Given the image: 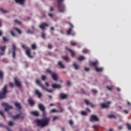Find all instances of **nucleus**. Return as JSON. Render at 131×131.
Masks as SVG:
<instances>
[{
	"label": "nucleus",
	"mask_w": 131,
	"mask_h": 131,
	"mask_svg": "<svg viewBox=\"0 0 131 131\" xmlns=\"http://www.w3.org/2000/svg\"><path fill=\"white\" fill-rule=\"evenodd\" d=\"M36 83H37V84L38 85H39L41 88V85H44L43 84H41V83L40 82V81L38 79L36 80Z\"/></svg>",
	"instance_id": "obj_34"
},
{
	"label": "nucleus",
	"mask_w": 131,
	"mask_h": 131,
	"mask_svg": "<svg viewBox=\"0 0 131 131\" xmlns=\"http://www.w3.org/2000/svg\"><path fill=\"white\" fill-rule=\"evenodd\" d=\"M46 73H49V74H51L52 75V73H54V72H52V70L50 69H47L46 70Z\"/></svg>",
	"instance_id": "obj_36"
},
{
	"label": "nucleus",
	"mask_w": 131,
	"mask_h": 131,
	"mask_svg": "<svg viewBox=\"0 0 131 131\" xmlns=\"http://www.w3.org/2000/svg\"><path fill=\"white\" fill-rule=\"evenodd\" d=\"M82 52L84 54H90V50H89L88 49H84Z\"/></svg>",
	"instance_id": "obj_35"
},
{
	"label": "nucleus",
	"mask_w": 131,
	"mask_h": 131,
	"mask_svg": "<svg viewBox=\"0 0 131 131\" xmlns=\"http://www.w3.org/2000/svg\"><path fill=\"white\" fill-rule=\"evenodd\" d=\"M43 116L45 117L47 116V112H46V110L42 111Z\"/></svg>",
	"instance_id": "obj_48"
},
{
	"label": "nucleus",
	"mask_w": 131,
	"mask_h": 131,
	"mask_svg": "<svg viewBox=\"0 0 131 131\" xmlns=\"http://www.w3.org/2000/svg\"><path fill=\"white\" fill-rule=\"evenodd\" d=\"M78 60H79V61H82V60H84V57L80 56L79 58H78Z\"/></svg>",
	"instance_id": "obj_39"
},
{
	"label": "nucleus",
	"mask_w": 131,
	"mask_h": 131,
	"mask_svg": "<svg viewBox=\"0 0 131 131\" xmlns=\"http://www.w3.org/2000/svg\"><path fill=\"white\" fill-rule=\"evenodd\" d=\"M4 79V72L3 71H0V80L1 81H3V80Z\"/></svg>",
	"instance_id": "obj_30"
},
{
	"label": "nucleus",
	"mask_w": 131,
	"mask_h": 131,
	"mask_svg": "<svg viewBox=\"0 0 131 131\" xmlns=\"http://www.w3.org/2000/svg\"><path fill=\"white\" fill-rule=\"evenodd\" d=\"M64 111V110L62 108H60V111H58V112H59L60 113H62V112H63Z\"/></svg>",
	"instance_id": "obj_60"
},
{
	"label": "nucleus",
	"mask_w": 131,
	"mask_h": 131,
	"mask_svg": "<svg viewBox=\"0 0 131 131\" xmlns=\"http://www.w3.org/2000/svg\"><path fill=\"white\" fill-rule=\"evenodd\" d=\"M59 97L61 100H65V99H67V97H68V94H64L63 93H60L59 94Z\"/></svg>",
	"instance_id": "obj_12"
},
{
	"label": "nucleus",
	"mask_w": 131,
	"mask_h": 131,
	"mask_svg": "<svg viewBox=\"0 0 131 131\" xmlns=\"http://www.w3.org/2000/svg\"><path fill=\"white\" fill-rule=\"evenodd\" d=\"M67 85H68V86H70V85H71V83L70 82V81H67Z\"/></svg>",
	"instance_id": "obj_54"
},
{
	"label": "nucleus",
	"mask_w": 131,
	"mask_h": 131,
	"mask_svg": "<svg viewBox=\"0 0 131 131\" xmlns=\"http://www.w3.org/2000/svg\"><path fill=\"white\" fill-rule=\"evenodd\" d=\"M14 106H15L16 108H17L18 110H21V109H22V106H21V104L17 102H14Z\"/></svg>",
	"instance_id": "obj_14"
},
{
	"label": "nucleus",
	"mask_w": 131,
	"mask_h": 131,
	"mask_svg": "<svg viewBox=\"0 0 131 131\" xmlns=\"http://www.w3.org/2000/svg\"><path fill=\"white\" fill-rule=\"evenodd\" d=\"M66 50H68V51L69 52H70L71 54V56L72 57H75V53H74V52H73L72 50H71V49H69L68 48H66Z\"/></svg>",
	"instance_id": "obj_26"
},
{
	"label": "nucleus",
	"mask_w": 131,
	"mask_h": 131,
	"mask_svg": "<svg viewBox=\"0 0 131 131\" xmlns=\"http://www.w3.org/2000/svg\"><path fill=\"white\" fill-rule=\"evenodd\" d=\"M9 85L10 88H14V86H15V84L13 82H9Z\"/></svg>",
	"instance_id": "obj_42"
},
{
	"label": "nucleus",
	"mask_w": 131,
	"mask_h": 131,
	"mask_svg": "<svg viewBox=\"0 0 131 131\" xmlns=\"http://www.w3.org/2000/svg\"><path fill=\"white\" fill-rule=\"evenodd\" d=\"M61 88H62V86L60 84H52V89H61Z\"/></svg>",
	"instance_id": "obj_19"
},
{
	"label": "nucleus",
	"mask_w": 131,
	"mask_h": 131,
	"mask_svg": "<svg viewBox=\"0 0 131 131\" xmlns=\"http://www.w3.org/2000/svg\"><path fill=\"white\" fill-rule=\"evenodd\" d=\"M24 1L25 0H15V2L20 4V5H24Z\"/></svg>",
	"instance_id": "obj_33"
},
{
	"label": "nucleus",
	"mask_w": 131,
	"mask_h": 131,
	"mask_svg": "<svg viewBox=\"0 0 131 131\" xmlns=\"http://www.w3.org/2000/svg\"><path fill=\"white\" fill-rule=\"evenodd\" d=\"M64 0H57V8L60 13H64L65 12V6L61 3Z\"/></svg>",
	"instance_id": "obj_2"
},
{
	"label": "nucleus",
	"mask_w": 131,
	"mask_h": 131,
	"mask_svg": "<svg viewBox=\"0 0 131 131\" xmlns=\"http://www.w3.org/2000/svg\"><path fill=\"white\" fill-rule=\"evenodd\" d=\"M85 71H90V68H88L86 67L84 68Z\"/></svg>",
	"instance_id": "obj_63"
},
{
	"label": "nucleus",
	"mask_w": 131,
	"mask_h": 131,
	"mask_svg": "<svg viewBox=\"0 0 131 131\" xmlns=\"http://www.w3.org/2000/svg\"><path fill=\"white\" fill-rule=\"evenodd\" d=\"M126 126H127L128 130H131V126L129 124L126 123Z\"/></svg>",
	"instance_id": "obj_45"
},
{
	"label": "nucleus",
	"mask_w": 131,
	"mask_h": 131,
	"mask_svg": "<svg viewBox=\"0 0 131 131\" xmlns=\"http://www.w3.org/2000/svg\"><path fill=\"white\" fill-rule=\"evenodd\" d=\"M111 101H107L105 103H102L100 104V107L102 109H108L110 107Z\"/></svg>",
	"instance_id": "obj_4"
},
{
	"label": "nucleus",
	"mask_w": 131,
	"mask_h": 131,
	"mask_svg": "<svg viewBox=\"0 0 131 131\" xmlns=\"http://www.w3.org/2000/svg\"><path fill=\"white\" fill-rule=\"evenodd\" d=\"M95 70L97 72H102L103 71V68H98V67H96Z\"/></svg>",
	"instance_id": "obj_28"
},
{
	"label": "nucleus",
	"mask_w": 131,
	"mask_h": 131,
	"mask_svg": "<svg viewBox=\"0 0 131 131\" xmlns=\"http://www.w3.org/2000/svg\"><path fill=\"white\" fill-rule=\"evenodd\" d=\"M7 85H5L3 89V93L7 95V93H8V91L7 90Z\"/></svg>",
	"instance_id": "obj_32"
},
{
	"label": "nucleus",
	"mask_w": 131,
	"mask_h": 131,
	"mask_svg": "<svg viewBox=\"0 0 131 131\" xmlns=\"http://www.w3.org/2000/svg\"><path fill=\"white\" fill-rule=\"evenodd\" d=\"M81 115H86V114H88V113L86 112L81 111Z\"/></svg>",
	"instance_id": "obj_51"
},
{
	"label": "nucleus",
	"mask_w": 131,
	"mask_h": 131,
	"mask_svg": "<svg viewBox=\"0 0 131 131\" xmlns=\"http://www.w3.org/2000/svg\"><path fill=\"white\" fill-rule=\"evenodd\" d=\"M30 113L32 115H34V116H39V113L37 111H32Z\"/></svg>",
	"instance_id": "obj_22"
},
{
	"label": "nucleus",
	"mask_w": 131,
	"mask_h": 131,
	"mask_svg": "<svg viewBox=\"0 0 131 131\" xmlns=\"http://www.w3.org/2000/svg\"><path fill=\"white\" fill-rule=\"evenodd\" d=\"M90 121H99V118L95 115H92L90 117Z\"/></svg>",
	"instance_id": "obj_9"
},
{
	"label": "nucleus",
	"mask_w": 131,
	"mask_h": 131,
	"mask_svg": "<svg viewBox=\"0 0 131 131\" xmlns=\"http://www.w3.org/2000/svg\"><path fill=\"white\" fill-rule=\"evenodd\" d=\"M0 114L2 115V116H4V112H3L2 111H0Z\"/></svg>",
	"instance_id": "obj_64"
},
{
	"label": "nucleus",
	"mask_w": 131,
	"mask_h": 131,
	"mask_svg": "<svg viewBox=\"0 0 131 131\" xmlns=\"http://www.w3.org/2000/svg\"><path fill=\"white\" fill-rule=\"evenodd\" d=\"M35 94L38 96V98H41L42 95L41 93H39V91H38L37 90H35Z\"/></svg>",
	"instance_id": "obj_27"
},
{
	"label": "nucleus",
	"mask_w": 131,
	"mask_h": 131,
	"mask_svg": "<svg viewBox=\"0 0 131 131\" xmlns=\"http://www.w3.org/2000/svg\"><path fill=\"white\" fill-rule=\"evenodd\" d=\"M32 29H33L32 31L30 30H28L27 33L29 34H33L35 30V28H34V26H32Z\"/></svg>",
	"instance_id": "obj_18"
},
{
	"label": "nucleus",
	"mask_w": 131,
	"mask_h": 131,
	"mask_svg": "<svg viewBox=\"0 0 131 131\" xmlns=\"http://www.w3.org/2000/svg\"><path fill=\"white\" fill-rule=\"evenodd\" d=\"M73 66L75 68V70H77V69L79 68V67L78 66L77 63L75 62L73 63Z\"/></svg>",
	"instance_id": "obj_31"
},
{
	"label": "nucleus",
	"mask_w": 131,
	"mask_h": 131,
	"mask_svg": "<svg viewBox=\"0 0 131 131\" xmlns=\"http://www.w3.org/2000/svg\"><path fill=\"white\" fill-rule=\"evenodd\" d=\"M38 108L40 111H45V110H46V107H45V105L41 103L38 104Z\"/></svg>",
	"instance_id": "obj_15"
},
{
	"label": "nucleus",
	"mask_w": 131,
	"mask_h": 131,
	"mask_svg": "<svg viewBox=\"0 0 131 131\" xmlns=\"http://www.w3.org/2000/svg\"><path fill=\"white\" fill-rule=\"evenodd\" d=\"M106 89H107V90H108V91H112V88H111L108 86H106Z\"/></svg>",
	"instance_id": "obj_62"
},
{
	"label": "nucleus",
	"mask_w": 131,
	"mask_h": 131,
	"mask_svg": "<svg viewBox=\"0 0 131 131\" xmlns=\"http://www.w3.org/2000/svg\"><path fill=\"white\" fill-rule=\"evenodd\" d=\"M69 124H70V125H73V121H72V120H70L69 121Z\"/></svg>",
	"instance_id": "obj_56"
},
{
	"label": "nucleus",
	"mask_w": 131,
	"mask_h": 131,
	"mask_svg": "<svg viewBox=\"0 0 131 131\" xmlns=\"http://www.w3.org/2000/svg\"><path fill=\"white\" fill-rule=\"evenodd\" d=\"M41 37L42 38H46V34L44 32L41 33Z\"/></svg>",
	"instance_id": "obj_49"
},
{
	"label": "nucleus",
	"mask_w": 131,
	"mask_h": 131,
	"mask_svg": "<svg viewBox=\"0 0 131 131\" xmlns=\"http://www.w3.org/2000/svg\"><path fill=\"white\" fill-rule=\"evenodd\" d=\"M2 106L5 107V110L6 112H8L10 109H13V106L11 105H9V104L7 103L3 102L2 103Z\"/></svg>",
	"instance_id": "obj_5"
},
{
	"label": "nucleus",
	"mask_w": 131,
	"mask_h": 131,
	"mask_svg": "<svg viewBox=\"0 0 131 131\" xmlns=\"http://www.w3.org/2000/svg\"><path fill=\"white\" fill-rule=\"evenodd\" d=\"M51 77L55 81H57L58 80V75L56 73H53L51 75Z\"/></svg>",
	"instance_id": "obj_11"
},
{
	"label": "nucleus",
	"mask_w": 131,
	"mask_h": 131,
	"mask_svg": "<svg viewBox=\"0 0 131 131\" xmlns=\"http://www.w3.org/2000/svg\"><path fill=\"white\" fill-rule=\"evenodd\" d=\"M28 102L30 106H33L34 104H35V102H34V100H32L31 98H29L28 100Z\"/></svg>",
	"instance_id": "obj_21"
},
{
	"label": "nucleus",
	"mask_w": 131,
	"mask_h": 131,
	"mask_svg": "<svg viewBox=\"0 0 131 131\" xmlns=\"http://www.w3.org/2000/svg\"><path fill=\"white\" fill-rule=\"evenodd\" d=\"M98 61L96 60L95 61H91L90 64L91 66H94L95 68L96 69V67H97V65H98Z\"/></svg>",
	"instance_id": "obj_17"
},
{
	"label": "nucleus",
	"mask_w": 131,
	"mask_h": 131,
	"mask_svg": "<svg viewBox=\"0 0 131 131\" xmlns=\"http://www.w3.org/2000/svg\"><path fill=\"white\" fill-rule=\"evenodd\" d=\"M41 79H42V80H46V79H47V76L42 75Z\"/></svg>",
	"instance_id": "obj_47"
},
{
	"label": "nucleus",
	"mask_w": 131,
	"mask_h": 131,
	"mask_svg": "<svg viewBox=\"0 0 131 131\" xmlns=\"http://www.w3.org/2000/svg\"><path fill=\"white\" fill-rule=\"evenodd\" d=\"M6 46H0V50L2 51V52H0V55L3 56L5 54V50H6Z\"/></svg>",
	"instance_id": "obj_13"
},
{
	"label": "nucleus",
	"mask_w": 131,
	"mask_h": 131,
	"mask_svg": "<svg viewBox=\"0 0 131 131\" xmlns=\"http://www.w3.org/2000/svg\"><path fill=\"white\" fill-rule=\"evenodd\" d=\"M92 93H93L94 94H97V93H98V91H97V90H95V89H92Z\"/></svg>",
	"instance_id": "obj_53"
},
{
	"label": "nucleus",
	"mask_w": 131,
	"mask_h": 131,
	"mask_svg": "<svg viewBox=\"0 0 131 131\" xmlns=\"http://www.w3.org/2000/svg\"><path fill=\"white\" fill-rule=\"evenodd\" d=\"M46 27H49V24L46 23H42L39 25V28L41 29V30H45Z\"/></svg>",
	"instance_id": "obj_7"
},
{
	"label": "nucleus",
	"mask_w": 131,
	"mask_h": 131,
	"mask_svg": "<svg viewBox=\"0 0 131 131\" xmlns=\"http://www.w3.org/2000/svg\"><path fill=\"white\" fill-rule=\"evenodd\" d=\"M6 94L3 92H0V99H5L6 98Z\"/></svg>",
	"instance_id": "obj_23"
},
{
	"label": "nucleus",
	"mask_w": 131,
	"mask_h": 131,
	"mask_svg": "<svg viewBox=\"0 0 131 131\" xmlns=\"http://www.w3.org/2000/svg\"><path fill=\"white\" fill-rule=\"evenodd\" d=\"M57 119H59V117L58 116H54L53 118V121H55V120H57Z\"/></svg>",
	"instance_id": "obj_46"
},
{
	"label": "nucleus",
	"mask_w": 131,
	"mask_h": 131,
	"mask_svg": "<svg viewBox=\"0 0 131 131\" xmlns=\"http://www.w3.org/2000/svg\"><path fill=\"white\" fill-rule=\"evenodd\" d=\"M15 30L17 31L18 33H19V34H21V32L20 31V30H19V29L17 28H15Z\"/></svg>",
	"instance_id": "obj_50"
},
{
	"label": "nucleus",
	"mask_w": 131,
	"mask_h": 131,
	"mask_svg": "<svg viewBox=\"0 0 131 131\" xmlns=\"http://www.w3.org/2000/svg\"><path fill=\"white\" fill-rule=\"evenodd\" d=\"M51 119L49 117H45L40 120H36V123H37L38 126H41V127H45L47 126L50 123Z\"/></svg>",
	"instance_id": "obj_1"
},
{
	"label": "nucleus",
	"mask_w": 131,
	"mask_h": 131,
	"mask_svg": "<svg viewBox=\"0 0 131 131\" xmlns=\"http://www.w3.org/2000/svg\"><path fill=\"white\" fill-rule=\"evenodd\" d=\"M69 25H70L71 28H69V30L67 31L68 35H70L71 34H72V35H75V33H71L72 29H73V25L70 23H69Z\"/></svg>",
	"instance_id": "obj_6"
},
{
	"label": "nucleus",
	"mask_w": 131,
	"mask_h": 131,
	"mask_svg": "<svg viewBox=\"0 0 131 131\" xmlns=\"http://www.w3.org/2000/svg\"><path fill=\"white\" fill-rule=\"evenodd\" d=\"M48 49H52L53 45H52L51 44H48Z\"/></svg>",
	"instance_id": "obj_52"
},
{
	"label": "nucleus",
	"mask_w": 131,
	"mask_h": 131,
	"mask_svg": "<svg viewBox=\"0 0 131 131\" xmlns=\"http://www.w3.org/2000/svg\"><path fill=\"white\" fill-rule=\"evenodd\" d=\"M3 39L4 41H8V39L5 37H3Z\"/></svg>",
	"instance_id": "obj_57"
},
{
	"label": "nucleus",
	"mask_w": 131,
	"mask_h": 131,
	"mask_svg": "<svg viewBox=\"0 0 131 131\" xmlns=\"http://www.w3.org/2000/svg\"><path fill=\"white\" fill-rule=\"evenodd\" d=\"M58 66H59L60 68H61V69H64V68H65V66L63 64V63L62 62V61H58Z\"/></svg>",
	"instance_id": "obj_25"
},
{
	"label": "nucleus",
	"mask_w": 131,
	"mask_h": 131,
	"mask_svg": "<svg viewBox=\"0 0 131 131\" xmlns=\"http://www.w3.org/2000/svg\"><path fill=\"white\" fill-rule=\"evenodd\" d=\"M108 118H114V119H116V116L114 115H109L108 116Z\"/></svg>",
	"instance_id": "obj_38"
},
{
	"label": "nucleus",
	"mask_w": 131,
	"mask_h": 131,
	"mask_svg": "<svg viewBox=\"0 0 131 131\" xmlns=\"http://www.w3.org/2000/svg\"><path fill=\"white\" fill-rule=\"evenodd\" d=\"M41 88L43 90H45L46 91V92H48V93H53V90H49L45 87V85H41Z\"/></svg>",
	"instance_id": "obj_24"
},
{
	"label": "nucleus",
	"mask_w": 131,
	"mask_h": 131,
	"mask_svg": "<svg viewBox=\"0 0 131 131\" xmlns=\"http://www.w3.org/2000/svg\"><path fill=\"white\" fill-rule=\"evenodd\" d=\"M20 115H21V113H19V114H17L15 116H12V117L14 120H17V119H18V118H20Z\"/></svg>",
	"instance_id": "obj_20"
},
{
	"label": "nucleus",
	"mask_w": 131,
	"mask_h": 131,
	"mask_svg": "<svg viewBox=\"0 0 131 131\" xmlns=\"http://www.w3.org/2000/svg\"><path fill=\"white\" fill-rule=\"evenodd\" d=\"M8 125L10 126H13V125H14V123H13V121H10L8 122Z\"/></svg>",
	"instance_id": "obj_44"
},
{
	"label": "nucleus",
	"mask_w": 131,
	"mask_h": 131,
	"mask_svg": "<svg viewBox=\"0 0 131 131\" xmlns=\"http://www.w3.org/2000/svg\"><path fill=\"white\" fill-rule=\"evenodd\" d=\"M62 59H63V60H64L65 61L69 60V58H68V56H63L62 57Z\"/></svg>",
	"instance_id": "obj_43"
},
{
	"label": "nucleus",
	"mask_w": 131,
	"mask_h": 131,
	"mask_svg": "<svg viewBox=\"0 0 131 131\" xmlns=\"http://www.w3.org/2000/svg\"><path fill=\"white\" fill-rule=\"evenodd\" d=\"M56 112H59V111H57V110L53 108L51 110V113H55Z\"/></svg>",
	"instance_id": "obj_40"
},
{
	"label": "nucleus",
	"mask_w": 131,
	"mask_h": 131,
	"mask_svg": "<svg viewBox=\"0 0 131 131\" xmlns=\"http://www.w3.org/2000/svg\"><path fill=\"white\" fill-rule=\"evenodd\" d=\"M70 43H71V45L73 46V47H75V46H78V43L74 41H71L70 42Z\"/></svg>",
	"instance_id": "obj_29"
},
{
	"label": "nucleus",
	"mask_w": 131,
	"mask_h": 131,
	"mask_svg": "<svg viewBox=\"0 0 131 131\" xmlns=\"http://www.w3.org/2000/svg\"><path fill=\"white\" fill-rule=\"evenodd\" d=\"M48 16L50 17V18H53V16H54V14L53 13H49Z\"/></svg>",
	"instance_id": "obj_55"
},
{
	"label": "nucleus",
	"mask_w": 131,
	"mask_h": 131,
	"mask_svg": "<svg viewBox=\"0 0 131 131\" xmlns=\"http://www.w3.org/2000/svg\"><path fill=\"white\" fill-rule=\"evenodd\" d=\"M93 127L95 129H96V130L98 129V126L97 125H93Z\"/></svg>",
	"instance_id": "obj_61"
},
{
	"label": "nucleus",
	"mask_w": 131,
	"mask_h": 131,
	"mask_svg": "<svg viewBox=\"0 0 131 131\" xmlns=\"http://www.w3.org/2000/svg\"><path fill=\"white\" fill-rule=\"evenodd\" d=\"M14 80L15 85H16V86H17L18 88H21V82H20V80H19V79L17 78H14Z\"/></svg>",
	"instance_id": "obj_8"
},
{
	"label": "nucleus",
	"mask_w": 131,
	"mask_h": 131,
	"mask_svg": "<svg viewBox=\"0 0 131 131\" xmlns=\"http://www.w3.org/2000/svg\"><path fill=\"white\" fill-rule=\"evenodd\" d=\"M16 45L15 44L12 45V57L14 58L16 57Z\"/></svg>",
	"instance_id": "obj_10"
},
{
	"label": "nucleus",
	"mask_w": 131,
	"mask_h": 131,
	"mask_svg": "<svg viewBox=\"0 0 131 131\" xmlns=\"http://www.w3.org/2000/svg\"><path fill=\"white\" fill-rule=\"evenodd\" d=\"M49 11L50 12H53V11H54V7H51L49 9Z\"/></svg>",
	"instance_id": "obj_58"
},
{
	"label": "nucleus",
	"mask_w": 131,
	"mask_h": 131,
	"mask_svg": "<svg viewBox=\"0 0 131 131\" xmlns=\"http://www.w3.org/2000/svg\"><path fill=\"white\" fill-rule=\"evenodd\" d=\"M10 33L11 35H12V36H16V35H15V33H14L13 31H10Z\"/></svg>",
	"instance_id": "obj_59"
},
{
	"label": "nucleus",
	"mask_w": 131,
	"mask_h": 131,
	"mask_svg": "<svg viewBox=\"0 0 131 131\" xmlns=\"http://www.w3.org/2000/svg\"><path fill=\"white\" fill-rule=\"evenodd\" d=\"M84 101L86 105H91L92 108H94V107H95V105L93 104V103H90V102L88 99H84Z\"/></svg>",
	"instance_id": "obj_16"
},
{
	"label": "nucleus",
	"mask_w": 131,
	"mask_h": 131,
	"mask_svg": "<svg viewBox=\"0 0 131 131\" xmlns=\"http://www.w3.org/2000/svg\"><path fill=\"white\" fill-rule=\"evenodd\" d=\"M21 47L23 49L25 50L26 54L28 56V57H29V58H33V56L31 55V52H30V51H31V49H30V48H28L25 45H22Z\"/></svg>",
	"instance_id": "obj_3"
},
{
	"label": "nucleus",
	"mask_w": 131,
	"mask_h": 131,
	"mask_svg": "<svg viewBox=\"0 0 131 131\" xmlns=\"http://www.w3.org/2000/svg\"><path fill=\"white\" fill-rule=\"evenodd\" d=\"M0 11L3 13V14H6V13H9V11H8L7 10H4L2 8H0Z\"/></svg>",
	"instance_id": "obj_37"
},
{
	"label": "nucleus",
	"mask_w": 131,
	"mask_h": 131,
	"mask_svg": "<svg viewBox=\"0 0 131 131\" xmlns=\"http://www.w3.org/2000/svg\"><path fill=\"white\" fill-rule=\"evenodd\" d=\"M31 48L32 50H36V45L35 44H33L31 45Z\"/></svg>",
	"instance_id": "obj_41"
}]
</instances>
